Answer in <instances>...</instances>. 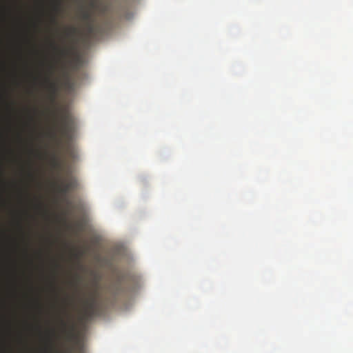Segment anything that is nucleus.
<instances>
[{
    "label": "nucleus",
    "instance_id": "nucleus-1",
    "mask_svg": "<svg viewBox=\"0 0 353 353\" xmlns=\"http://www.w3.org/2000/svg\"><path fill=\"white\" fill-rule=\"evenodd\" d=\"M74 130V119L68 111H63L60 116L59 125V130L61 136L67 141H70L72 138Z\"/></svg>",
    "mask_w": 353,
    "mask_h": 353
},
{
    "label": "nucleus",
    "instance_id": "nucleus-2",
    "mask_svg": "<svg viewBox=\"0 0 353 353\" xmlns=\"http://www.w3.org/2000/svg\"><path fill=\"white\" fill-rule=\"evenodd\" d=\"M93 285L94 289L90 293L89 297L84 301L85 312L89 315L92 314L97 309L98 305V299L99 296V292L98 290V281L97 280L94 281Z\"/></svg>",
    "mask_w": 353,
    "mask_h": 353
},
{
    "label": "nucleus",
    "instance_id": "nucleus-3",
    "mask_svg": "<svg viewBox=\"0 0 353 353\" xmlns=\"http://www.w3.org/2000/svg\"><path fill=\"white\" fill-rule=\"evenodd\" d=\"M77 186V181L75 178L70 176L67 180L62 181L58 185V190L63 194H66L70 190L76 188Z\"/></svg>",
    "mask_w": 353,
    "mask_h": 353
},
{
    "label": "nucleus",
    "instance_id": "nucleus-4",
    "mask_svg": "<svg viewBox=\"0 0 353 353\" xmlns=\"http://www.w3.org/2000/svg\"><path fill=\"white\" fill-rule=\"evenodd\" d=\"M97 6L95 0H92L90 3V9H83L81 12V19L85 21H90L92 20V14L91 9L96 8Z\"/></svg>",
    "mask_w": 353,
    "mask_h": 353
},
{
    "label": "nucleus",
    "instance_id": "nucleus-5",
    "mask_svg": "<svg viewBox=\"0 0 353 353\" xmlns=\"http://www.w3.org/2000/svg\"><path fill=\"white\" fill-rule=\"evenodd\" d=\"M46 82L48 85V89L49 92H50V94L52 95V98L54 99V96L56 94V92L57 91V83H56V82H54L50 79V75L46 78Z\"/></svg>",
    "mask_w": 353,
    "mask_h": 353
},
{
    "label": "nucleus",
    "instance_id": "nucleus-6",
    "mask_svg": "<svg viewBox=\"0 0 353 353\" xmlns=\"http://www.w3.org/2000/svg\"><path fill=\"white\" fill-rule=\"evenodd\" d=\"M53 48L54 50H57L59 52V54L61 57H65L68 54V50L65 48H58L55 44L53 43Z\"/></svg>",
    "mask_w": 353,
    "mask_h": 353
},
{
    "label": "nucleus",
    "instance_id": "nucleus-7",
    "mask_svg": "<svg viewBox=\"0 0 353 353\" xmlns=\"http://www.w3.org/2000/svg\"><path fill=\"white\" fill-rule=\"evenodd\" d=\"M54 10L57 14L61 11V2L60 0L57 1L56 3L54 4Z\"/></svg>",
    "mask_w": 353,
    "mask_h": 353
},
{
    "label": "nucleus",
    "instance_id": "nucleus-8",
    "mask_svg": "<svg viewBox=\"0 0 353 353\" xmlns=\"http://www.w3.org/2000/svg\"><path fill=\"white\" fill-rule=\"evenodd\" d=\"M76 32V28L74 27H70L67 28L66 34L67 36H70L74 34Z\"/></svg>",
    "mask_w": 353,
    "mask_h": 353
},
{
    "label": "nucleus",
    "instance_id": "nucleus-9",
    "mask_svg": "<svg viewBox=\"0 0 353 353\" xmlns=\"http://www.w3.org/2000/svg\"><path fill=\"white\" fill-rule=\"evenodd\" d=\"M53 163H54V165L55 167H60L61 166L60 163L57 159H54Z\"/></svg>",
    "mask_w": 353,
    "mask_h": 353
},
{
    "label": "nucleus",
    "instance_id": "nucleus-10",
    "mask_svg": "<svg viewBox=\"0 0 353 353\" xmlns=\"http://www.w3.org/2000/svg\"><path fill=\"white\" fill-rule=\"evenodd\" d=\"M88 29H89V31H90V32H92V30H93V26H92V23H89V25H88Z\"/></svg>",
    "mask_w": 353,
    "mask_h": 353
},
{
    "label": "nucleus",
    "instance_id": "nucleus-11",
    "mask_svg": "<svg viewBox=\"0 0 353 353\" xmlns=\"http://www.w3.org/2000/svg\"><path fill=\"white\" fill-rule=\"evenodd\" d=\"M83 349L81 347L79 348L77 353H83Z\"/></svg>",
    "mask_w": 353,
    "mask_h": 353
},
{
    "label": "nucleus",
    "instance_id": "nucleus-12",
    "mask_svg": "<svg viewBox=\"0 0 353 353\" xmlns=\"http://www.w3.org/2000/svg\"><path fill=\"white\" fill-rule=\"evenodd\" d=\"M52 21H53L54 23H57V19H56V17H53V18H52Z\"/></svg>",
    "mask_w": 353,
    "mask_h": 353
},
{
    "label": "nucleus",
    "instance_id": "nucleus-13",
    "mask_svg": "<svg viewBox=\"0 0 353 353\" xmlns=\"http://www.w3.org/2000/svg\"><path fill=\"white\" fill-rule=\"evenodd\" d=\"M61 323H62L63 326L64 327H65V326H66V323H65L63 321H61Z\"/></svg>",
    "mask_w": 353,
    "mask_h": 353
},
{
    "label": "nucleus",
    "instance_id": "nucleus-14",
    "mask_svg": "<svg viewBox=\"0 0 353 353\" xmlns=\"http://www.w3.org/2000/svg\"><path fill=\"white\" fill-rule=\"evenodd\" d=\"M52 70H53V68H52V67H51V68H50V75H51V74H52Z\"/></svg>",
    "mask_w": 353,
    "mask_h": 353
},
{
    "label": "nucleus",
    "instance_id": "nucleus-15",
    "mask_svg": "<svg viewBox=\"0 0 353 353\" xmlns=\"http://www.w3.org/2000/svg\"><path fill=\"white\" fill-rule=\"evenodd\" d=\"M114 287H111V288H110V292H112L113 290H114Z\"/></svg>",
    "mask_w": 353,
    "mask_h": 353
},
{
    "label": "nucleus",
    "instance_id": "nucleus-16",
    "mask_svg": "<svg viewBox=\"0 0 353 353\" xmlns=\"http://www.w3.org/2000/svg\"><path fill=\"white\" fill-rule=\"evenodd\" d=\"M119 285H117V286H115V290H119Z\"/></svg>",
    "mask_w": 353,
    "mask_h": 353
}]
</instances>
